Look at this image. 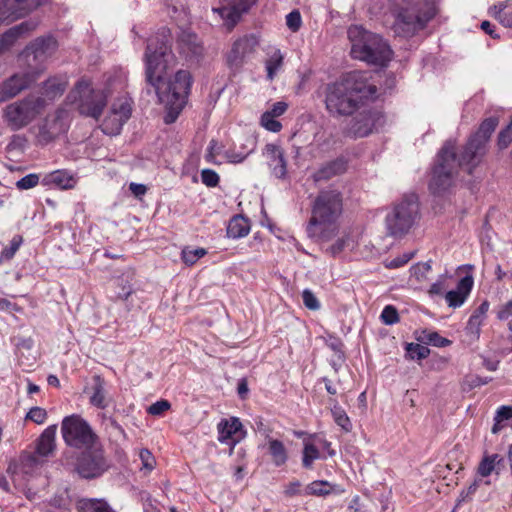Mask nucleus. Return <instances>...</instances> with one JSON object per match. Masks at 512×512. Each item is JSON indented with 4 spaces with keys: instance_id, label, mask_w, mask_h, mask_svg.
Segmentation results:
<instances>
[{
    "instance_id": "obj_64",
    "label": "nucleus",
    "mask_w": 512,
    "mask_h": 512,
    "mask_svg": "<svg viewBox=\"0 0 512 512\" xmlns=\"http://www.w3.org/2000/svg\"><path fill=\"white\" fill-rule=\"evenodd\" d=\"M497 316L500 320H506L512 316V299L499 309Z\"/></svg>"
},
{
    "instance_id": "obj_52",
    "label": "nucleus",
    "mask_w": 512,
    "mask_h": 512,
    "mask_svg": "<svg viewBox=\"0 0 512 512\" xmlns=\"http://www.w3.org/2000/svg\"><path fill=\"white\" fill-rule=\"evenodd\" d=\"M47 418V412L44 408L41 407H32L27 415L26 419L31 420L36 424H43Z\"/></svg>"
},
{
    "instance_id": "obj_13",
    "label": "nucleus",
    "mask_w": 512,
    "mask_h": 512,
    "mask_svg": "<svg viewBox=\"0 0 512 512\" xmlns=\"http://www.w3.org/2000/svg\"><path fill=\"white\" fill-rule=\"evenodd\" d=\"M47 0H1L0 1V25L10 24L21 19Z\"/></svg>"
},
{
    "instance_id": "obj_3",
    "label": "nucleus",
    "mask_w": 512,
    "mask_h": 512,
    "mask_svg": "<svg viewBox=\"0 0 512 512\" xmlns=\"http://www.w3.org/2000/svg\"><path fill=\"white\" fill-rule=\"evenodd\" d=\"M343 212V196L337 189L319 191L311 203V217L307 235L317 242L333 239L339 231V219Z\"/></svg>"
},
{
    "instance_id": "obj_54",
    "label": "nucleus",
    "mask_w": 512,
    "mask_h": 512,
    "mask_svg": "<svg viewBox=\"0 0 512 512\" xmlns=\"http://www.w3.org/2000/svg\"><path fill=\"white\" fill-rule=\"evenodd\" d=\"M202 183L207 187H216L219 183V175L212 169H203L201 171Z\"/></svg>"
},
{
    "instance_id": "obj_4",
    "label": "nucleus",
    "mask_w": 512,
    "mask_h": 512,
    "mask_svg": "<svg viewBox=\"0 0 512 512\" xmlns=\"http://www.w3.org/2000/svg\"><path fill=\"white\" fill-rule=\"evenodd\" d=\"M388 2L389 9L395 17L393 31L404 38L411 37L422 30L436 14L434 4L426 0H388Z\"/></svg>"
},
{
    "instance_id": "obj_38",
    "label": "nucleus",
    "mask_w": 512,
    "mask_h": 512,
    "mask_svg": "<svg viewBox=\"0 0 512 512\" xmlns=\"http://www.w3.org/2000/svg\"><path fill=\"white\" fill-rule=\"evenodd\" d=\"M112 113L116 116H121L122 118L128 120L132 113V101L131 99L127 97H121L116 99L112 106L111 110Z\"/></svg>"
},
{
    "instance_id": "obj_24",
    "label": "nucleus",
    "mask_w": 512,
    "mask_h": 512,
    "mask_svg": "<svg viewBox=\"0 0 512 512\" xmlns=\"http://www.w3.org/2000/svg\"><path fill=\"white\" fill-rule=\"evenodd\" d=\"M472 276L463 277L457 284L455 290H450L445 293V299L449 307L457 308L460 307L470 294L473 287Z\"/></svg>"
},
{
    "instance_id": "obj_43",
    "label": "nucleus",
    "mask_w": 512,
    "mask_h": 512,
    "mask_svg": "<svg viewBox=\"0 0 512 512\" xmlns=\"http://www.w3.org/2000/svg\"><path fill=\"white\" fill-rule=\"evenodd\" d=\"M206 253L207 252L204 248H196V249L184 248L181 253V258L185 264L191 266V265L195 264L204 255H206Z\"/></svg>"
},
{
    "instance_id": "obj_35",
    "label": "nucleus",
    "mask_w": 512,
    "mask_h": 512,
    "mask_svg": "<svg viewBox=\"0 0 512 512\" xmlns=\"http://www.w3.org/2000/svg\"><path fill=\"white\" fill-rule=\"evenodd\" d=\"M334 490V485L324 480H316L304 488V495L323 497L330 495Z\"/></svg>"
},
{
    "instance_id": "obj_36",
    "label": "nucleus",
    "mask_w": 512,
    "mask_h": 512,
    "mask_svg": "<svg viewBox=\"0 0 512 512\" xmlns=\"http://www.w3.org/2000/svg\"><path fill=\"white\" fill-rule=\"evenodd\" d=\"M128 120L122 118L121 116H116L114 113L110 111V113L107 115V117L104 119V122L102 124L103 131L105 134L108 135H117L120 133L123 125Z\"/></svg>"
},
{
    "instance_id": "obj_48",
    "label": "nucleus",
    "mask_w": 512,
    "mask_h": 512,
    "mask_svg": "<svg viewBox=\"0 0 512 512\" xmlns=\"http://www.w3.org/2000/svg\"><path fill=\"white\" fill-rule=\"evenodd\" d=\"M431 270L430 262L417 263L411 267V275L416 278L417 281H422L427 278V274Z\"/></svg>"
},
{
    "instance_id": "obj_17",
    "label": "nucleus",
    "mask_w": 512,
    "mask_h": 512,
    "mask_svg": "<svg viewBox=\"0 0 512 512\" xmlns=\"http://www.w3.org/2000/svg\"><path fill=\"white\" fill-rule=\"evenodd\" d=\"M42 462L31 453H22L18 460L10 461L7 473L15 484H21V480L33 476L41 467Z\"/></svg>"
},
{
    "instance_id": "obj_42",
    "label": "nucleus",
    "mask_w": 512,
    "mask_h": 512,
    "mask_svg": "<svg viewBox=\"0 0 512 512\" xmlns=\"http://www.w3.org/2000/svg\"><path fill=\"white\" fill-rule=\"evenodd\" d=\"M407 355L410 359L422 360L429 356L430 349L417 343H409L406 346Z\"/></svg>"
},
{
    "instance_id": "obj_18",
    "label": "nucleus",
    "mask_w": 512,
    "mask_h": 512,
    "mask_svg": "<svg viewBox=\"0 0 512 512\" xmlns=\"http://www.w3.org/2000/svg\"><path fill=\"white\" fill-rule=\"evenodd\" d=\"M384 123L383 115L376 110H364L353 119L349 133L354 137H365Z\"/></svg>"
},
{
    "instance_id": "obj_45",
    "label": "nucleus",
    "mask_w": 512,
    "mask_h": 512,
    "mask_svg": "<svg viewBox=\"0 0 512 512\" xmlns=\"http://www.w3.org/2000/svg\"><path fill=\"white\" fill-rule=\"evenodd\" d=\"M221 149H222V146L219 145V143L216 140L212 139L209 142V145L207 147L206 154H205V160L211 164H215V165L221 164V162L217 161V159H216V156L220 154Z\"/></svg>"
},
{
    "instance_id": "obj_34",
    "label": "nucleus",
    "mask_w": 512,
    "mask_h": 512,
    "mask_svg": "<svg viewBox=\"0 0 512 512\" xmlns=\"http://www.w3.org/2000/svg\"><path fill=\"white\" fill-rule=\"evenodd\" d=\"M331 413L335 423L344 431L349 432L352 429L351 421L345 410L339 405L335 399H330Z\"/></svg>"
},
{
    "instance_id": "obj_47",
    "label": "nucleus",
    "mask_w": 512,
    "mask_h": 512,
    "mask_svg": "<svg viewBox=\"0 0 512 512\" xmlns=\"http://www.w3.org/2000/svg\"><path fill=\"white\" fill-rule=\"evenodd\" d=\"M261 125L268 131L279 132L282 128L281 123L276 120V117L271 116L269 113L264 112L261 116Z\"/></svg>"
},
{
    "instance_id": "obj_22",
    "label": "nucleus",
    "mask_w": 512,
    "mask_h": 512,
    "mask_svg": "<svg viewBox=\"0 0 512 512\" xmlns=\"http://www.w3.org/2000/svg\"><path fill=\"white\" fill-rule=\"evenodd\" d=\"M38 26L35 20L23 21L0 35V54L10 50L18 39L29 36Z\"/></svg>"
},
{
    "instance_id": "obj_50",
    "label": "nucleus",
    "mask_w": 512,
    "mask_h": 512,
    "mask_svg": "<svg viewBox=\"0 0 512 512\" xmlns=\"http://www.w3.org/2000/svg\"><path fill=\"white\" fill-rule=\"evenodd\" d=\"M484 322V319L481 316H477L476 314H472L468 320L466 331L467 333L473 335L474 337H478L480 334V328Z\"/></svg>"
},
{
    "instance_id": "obj_6",
    "label": "nucleus",
    "mask_w": 512,
    "mask_h": 512,
    "mask_svg": "<svg viewBox=\"0 0 512 512\" xmlns=\"http://www.w3.org/2000/svg\"><path fill=\"white\" fill-rule=\"evenodd\" d=\"M468 172L467 166L461 163V155L457 158L456 143L447 141L437 156V162L432 171V177L429 182V189L433 194H441L447 191L456 181L459 170Z\"/></svg>"
},
{
    "instance_id": "obj_57",
    "label": "nucleus",
    "mask_w": 512,
    "mask_h": 512,
    "mask_svg": "<svg viewBox=\"0 0 512 512\" xmlns=\"http://www.w3.org/2000/svg\"><path fill=\"white\" fill-rule=\"evenodd\" d=\"M142 468L151 471L155 467L156 461L152 453L147 449H142L139 452Z\"/></svg>"
},
{
    "instance_id": "obj_9",
    "label": "nucleus",
    "mask_w": 512,
    "mask_h": 512,
    "mask_svg": "<svg viewBox=\"0 0 512 512\" xmlns=\"http://www.w3.org/2000/svg\"><path fill=\"white\" fill-rule=\"evenodd\" d=\"M498 126L497 117L485 119L479 129L470 136L466 145L461 151V163L467 166L471 173L483 160L487 153V146L492 133Z\"/></svg>"
},
{
    "instance_id": "obj_28",
    "label": "nucleus",
    "mask_w": 512,
    "mask_h": 512,
    "mask_svg": "<svg viewBox=\"0 0 512 512\" xmlns=\"http://www.w3.org/2000/svg\"><path fill=\"white\" fill-rule=\"evenodd\" d=\"M43 183L62 190H67L75 186L76 180L69 172L65 170H56L45 175Z\"/></svg>"
},
{
    "instance_id": "obj_27",
    "label": "nucleus",
    "mask_w": 512,
    "mask_h": 512,
    "mask_svg": "<svg viewBox=\"0 0 512 512\" xmlns=\"http://www.w3.org/2000/svg\"><path fill=\"white\" fill-rule=\"evenodd\" d=\"M68 86L65 76H51L42 83V93L45 100H55L63 95Z\"/></svg>"
},
{
    "instance_id": "obj_53",
    "label": "nucleus",
    "mask_w": 512,
    "mask_h": 512,
    "mask_svg": "<svg viewBox=\"0 0 512 512\" xmlns=\"http://www.w3.org/2000/svg\"><path fill=\"white\" fill-rule=\"evenodd\" d=\"M286 25L292 32H297L301 25V14L298 10H293L286 16Z\"/></svg>"
},
{
    "instance_id": "obj_7",
    "label": "nucleus",
    "mask_w": 512,
    "mask_h": 512,
    "mask_svg": "<svg viewBox=\"0 0 512 512\" xmlns=\"http://www.w3.org/2000/svg\"><path fill=\"white\" fill-rule=\"evenodd\" d=\"M68 99L81 115L98 120L107 104V96L103 90L94 89L88 79H80L68 95Z\"/></svg>"
},
{
    "instance_id": "obj_32",
    "label": "nucleus",
    "mask_w": 512,
    "mask_h": 512,
    "mask_svg": "<svg viewBox=\"0 0 512 512\" xmlns=\"http://www.w3.org/2000/svg\"><path fill=\"white\" fill-rule=\"evenodd\" d=\"M79 512H115L103 499H82L77 503Z\"/></svg>"
},
{
    "instance_id": "obj_39",
    "label": "nucleus",
    "mask_w": 512,
    "mask_h": 512,
    "mask_svg": "<svg viewBox=\"0 0 512 512\" xmlns=\"http://www.w3.org/2000/svg\"><path fill=\"white\" fill-rule=\"evenodd\" d=\"M508 8L507 2H500L491 8V14L497 18L505 27H512V11H505Z\"/></svg>"
},
{
    "instance_id": "obj_20",
    "label": "nucleus",
    "mask_w": 512,
    "mask_h": 512,
    "mask_svg": "<svg viewBox=\"0 0 512 512\" xmlns=\"http://www.w3.org/2000/svg\"><path fill=\"white\" fill-rule=\"evenodd\" d=\"M218 441L234 447L245 437V431L239 418L222 419L217 424Z\"/></svg>"
},
{
    "instance_id": "obj_16",
    "label": "nucleus",
    "mask_w": 512,
    "mask_h": 512,
    "mask_svg": "<svg viewBox=\"0 0 512 512\" xmlns=\"http://www.w3.org/2000/svg\"><path fill=\"white\" fill-rule=\"evenodd\" d=\"M108 465L100 449L88 450L82 453L77 462V472L86 479L99 477L106 471Z\"/></svg>"
},
{
    "instance_id": "obj_62",
    "label": "nucleus",
    "mask_w": 512,
    "mask_h": 512,
    "mask_svg": "<svg viewBox=\"0 0 512 512\" xmlns=\"http://www.w3.org/2000/svg\"><path fill=\"white\" fill-rule=\"evenodd\" d=\"M0 311L4 312H21L22 308L19 307L16 303L11 302L7 298H0Z\"/></svg>"
},
{
    "instance_id": "obj_19",
    "label": "nucleus",
    "mask_w": 512,
    "mask_h": 512,
    "mask_svg": "<svg viewBox=\"0 0 512 512\" xmlns=\"http://www.w3.org/2000/svg\"><path fill=\"white\" fill-rule=\"evenodd\" d=\"M256 3V0H229L213 11L217 13L228 28H233L244 13Z\"/></svg>"
},
{
    "instance_id": "obj_31",
    "label": "nucleus",
    "mask_w": 512,
    "mask_h": 512,
    "mask_svg": "<svg viewBox=\"0 0 512 512\" xmlns=\"http://www.w3.org/2000/svg\"><path fill=\"white\" fill-rule=\"evenodd\" d=\"M250 231L248 221L241 216L233 217L227 226V235L230 238H242L246 236Z\"/></svg>"
},
{
    "instance_id": "obj_63",
    "label": "nucleus",
    "mask_w": 512,
    "mask_h": 512,
    "mask_svg": "<svg viewBox=\"0 0 512 512\" xmlns=\"http://www.w3.org/2000/svg\"><path fill=\"white\" fill-rule=\"evenodd\" d=\"M512 418V407L510 406H501L494 417V420L497 422H503L504 420H508Z\"/></svg>"
},
{
    "instance_id": "obj_30",
    "label": "nucleus",
    "mask_w": 512,
    "mask_h": 512,
    "mask_svg": "<svg viewBox=\"0 0 512 512\" xmlns=\"http://www.w3.org/2000/svg\"><path fill=\"white\" fill-rule=\"evenodd\" d=\"M503 462V457L499 454H487L485 453L478 464L477 473L481 477H488L492 472L496 471L499 474L497 466Z\"/></svg>"
},
{
    "instance_id": "obj_25",
    "label": "nucleus",
    "mask_w": 512,
    "mask_h": 512,
    "mask_svg": "<svg viewBox=\"0 0 512 512\" xmlns=\"http://www.w3.org/2000/svg\"><path fill=\"white\" fill-rule=\"evenodd\" d=\"M346 171L345 160L338 158L327 162L321 166L317 171L312 174V179L315 183L321 181H328L329 179L340 175Z\"/></svg>"
},
{
    "instance_id": "obj_10",
    "label": "nucleus",
    "mask_w": 512,
    "mask_h": 512,
    "mask_svg": "<svg viewBox=\"0 0 512 512\" xmlns=\"http://www.w3.org/2000/svg\"><path fill=\"white\" fill-rule=\"evenodd\" d=\"M419 216V204L414 194L405 196L387 214L385 223L387 233L393 237H402L412 228Z\"/></svg>"
},
{
    "instance_id": "obj_46",
    "label": "nucleus",
    "mask_w": 512,
    "mask_h": 512,
    "mask_svg": "<svg viewBox=\"0 0 512 512\" xmlns=\"http://www.w3.org/2000/svg\"><path fill=\"white\" fill-rule=\"evenodd\" d=\"M21 243H22V238L20 236L13 237V239L10 242V246L5 247L2 250V252L0 254V261L3 259H5V260L12 259L15 255V253L18 251Z\"/></svg>"
},
{
    "instance_id": "obj_33",
    "label": "nucleus",
    "mask_w": 512,
    "mask_h": 512,
    "mask_svg": "<svg viewBox=\"0 0 512 512\" xmlns=\"http://www.w3.org/2000/svg\"><path fill=\"white\" fill-rule=\"evenodd\" d=\"M268 450L275 466L279 467L287 462V450L281 441L276 439H269Z\"/></svg>"
},
{
    "instance_id": "obj_41",
    "label": "nucleus",
    "mask_w": 512,
    "mask_h": 512,
    "mask_svg": "<svg viewBox=\"0 0 512 512\" xmlns=\"http://www.w3.org/2000/svg\"><path fill=\"white\" fill-rule=\"evenodd\" d=\"M320 458V452L317 447L311 443H305L303 449L302 464L305 468L312 467L313 462Z\"/></svg>"
},
{
    "instance_id": "obj_14",
    "label": "nucleus",
    "mask_w": 512,
    "mask_h": 512,
    "mask_svg": "<svg viewBox=\"0 0 512 512\" xmlns=\"http://www.w3.org/2000/svg\"><path fill=\"white\" fill-rule=\"evenodd\" d=\"M68 112L65 109H57L52 116H48L44 123L38 127L36 142L39 145H47L67 128Z\"/></svg>"
},
{
    "instance_id": "obj_61",
    "label": "nucleus",
    "mask_w": 512,
    "mask_h": 512,
    "mask_svg": "<svg viewBox=\"0 0 512 512\" xmlns=\"http://www.w3.org/2000/svg\"><path fill=\"white\" fill-rule=\"evenodd\" d=\"M287 108H288V104L286 102L278 101V102H275L272 105L271 109L266 111V113H269L273 117H279L286 112Z\"/></svg>"
},
{
    "instance_id": "obj_37",
    "label": "nucleus",
    "mask_w": 512,
    "mask_h": 512,
    "mask_svg": "<svg viewBox=\"0 0 512 512\" xmlns=\"http://www.w3.org/2000/svg\"><path fill=\"white\" fill-rule=\"evenodd\" d=\"M283 55L280 50H275L274 53L266 60L265 68L267 72V78L272 81L276 76L277 72L283 65Z\"/></svg>"
},
{
    "instance_id": "obj_5",
    "label": "nucleus",
    "mask_w": 512,
    "mask_h": 512,
    "mask_svg": "<svg viewBox=\"0 0 512 512\" xmlns=\"http://www.w3.org/2000/svg\"><path fill=\"white\" fill-rule=\"evenodd\" d=\"M347 34L354 59L377 66H386L391 60L393 51L380 35L367 31L361 25H351Z\"/></svg>"
},
{
    "instance_id": "obj_8",
    "label": "nucleus",
    "mask_w": 512,
    "mask_h": 512,
    "mask_svg": "<svg viewBox=\"0 0 512 512\" xmlns=\"http://www.w3.org/2000/svg\"><path fill=\"white\" fill-rule=\"evenodd\" d=\"M46 105L44 97L29 94L7 105L3 111V117L11 130L17 131L33 122Z\"/></svg>"
},
{
    "instance_id": "obj_11",
    "label": "nucleus",
    "mask_w": 512,
    "mask_h": 512,
    "mask_svg": "<svg viewBox=\"0 0 512 512\" xmlns=\"http://www.w3.org/2000/svg\"><path fill=\"white\" fill-rule=\"evenodd\" d=\"M58 42L51 36H41L30 42L20 54V60L31 72L39 71V77L45 70L46 61L57 51Z\"/></svg>"
},
{
    "instance_id": "obj_21",
    "label": "nucleus",
    "mask_w": 512,
    "mask_h": 512,
    "mask_svg": "<svg viewBox=\"0 0 512 512\" xmlns=\"http://www.w3.org/2000/svg\"><path fill=\"white\" fill-rule=\"evenodd\" d=\"M253 46V41L247 37L236 40L226 55L228 68L233 72H238L244 65L247 56L253 52Z\"/></svg>"
},
{
    "instance_id": "obj_51",
    "label": "nucleus",
    "mask_w": 512,
    "mask_h": 512,
    "mask_svg": "<svg viewBox=\"0 0 512 512\" xmlns=\"http://www.w3.org/2000/svg\"><path fill=\"white\" fill-rule=\"evenodd\" d=\"M39 183V176L37 174H28L16 182V187L19 190H28L35 187Z\"/></svg>"
},
{
    "instance_id": "obj_23",
    "label": "nucleus",
    "mask_w": 512,
    "mask_h": 512,
    "mask_svg": "<svg viewBox=\"0 0 512 512\" xmlns=\"http://www.w3.org/2000/svg\"><path fill=\"white\" fill-rule=\"evenodd\" d=\"M272 174L278 179H284L287 175V162L283 149L274 143H269L264 148Z\"/></svg>"
},
{
    "instance_id": "obj_12",
    "label": "nucleus",
    "mask_w": 512,
    "mask_h": 512,
    "mask_svg": "<svg viewBox=\"0 0 512 512\" xmlns=\"http://www.w3.org/2000/svg\"><path fill=\"white\" fill-rule=\"evenodd\" d=\"M61 432L65 443L75 448L89 449L97 439L90 425L79 415H70L62 420Z\"/></svg>"
},
{
    "instance_id": "obj_56",
    "label": "nucleus",
    "mask_w": 512,
    "mask_h": 512,
    "mask_svg": "<svg viewBox=\"0 0 512 512\" xmlns=\"http://www.w3.org/2000/svg\"><path fill=\"white\" fill-rule=\"evenodd\" d=\"M447 279H448V277L446 275L439 276L437 281L431 285V287L428 291L429 294L432 296L433 295H438V296L445 295V291L448 287L446 284Z\"/></svg>"
},
{
    "instance_id": "obj_29",
    "label": "nucleus",
    "mask_w": 512,
    "mask_h": 512,
    "mask_svg": "<svg viewBox=\"0 0 512 512\" xmlns=\"http://www.w3.org/2000/svg\"><path fill=\"white\" fill-rule=\"evenodd\" d=\"M56 431L57 425H50L42 432L36 448L39 456L46 457L54 451Z\"/></svg>"
},
{
    "instance_id": "obj_15",
    "label": "nucleus",
    "mask_w": 512,
    "mask_h": 512,
    "mask_svg": "<svg viewBox=\"0 0 512 512\" xmlns=\"http://www.w3.org/2000/svg\"><path fill=\"white\" fill-rule=\"evenodd\" d=\"M39 78V71L16 73L0 84V102L16 97L23 90L29 88Z\"/></svg>"
},
{
    "instance_id": "obj_55",
    "label": "nucleus",
    "mask_w": 512,
    "mask_h": 512,
    "mask_svg": "<svg viewBox=\"0 0 512 512\" xmlns=\"http://www.w3.org/2000/svg\"><path fill=\"white\" fill-rule=\"evenodd\" d=\"M302 299L306 308L313 311L320 309V302L311 290L305 289L302 292Z\"/></svg>"
},
{
    "instance_id": "obj_49",
    "label": "nucleus",
    "mask_w": 512,
    "mask_h": 512,
    "mask_svg": "<svg viewBox=\"0 0 512 512\" xmlns=\"http://www.w3.org/2000/svg\"><path fill=\"white\" fill-rule=\"evenodd\" d=\"M414 257V252H406L392 260L385 261V267L395 269L404 266Z\"/></svg>"
},
{
    "instance_id": "obj_2",
    "label": "nucleus",
    "mask_w": 512,
    "mask_h": 512,
    "mask_svg": "<svg viewBox=\"0 0 512 512\" xmlns=\"http://www.w3.org/2000/svg\"><path fill=\"white\" fill-rule=\"evenodd\" d=\"M377 93L375 85L368 82L365 73L354 71L326 87V109L333 115H350L364 100Z\"/></svg>"
},
{
    "instance_id": "obj_40",
    "label": "nucleus",
    "mask_w": 512,
    "mask_h": 512,
    "mask_svg": "<svg viewBox=\"0 0 512 512\" xmlns=\"http://www.w3.org/2000/svg\"><path fill=\"white\" fill-rule=\"evenodd\" d=\"M418 340L435 347H446L451 343L450 340L440 336L437 332L427 330L422 331Z\"/></svg>"
},
{
    "instance_id": "obj_26",
    "label": "nucleus",
    "mask_w": 512,
    "mask_h": 512,
    "mask_svg": "<svg viewBox=\"0 0 512 512\" xmlns=\"http://www.w3.org/2000/svg\"><path fill=\"white\" fill-rule=\"evenodd\" d=\"M89 400L91 405L99 409L107 408L111 402L106 390L105 380L100 375L93 376V385Z\"/></svg>"
},
{
    "instance_id": "obj_44",
    "label": "nucleus",
    "mask_w": 512,
    "mask_h": 512,
    "mask_svg": "<svg viewBox=\"0 0 512 512\" xmlns=\"http://www.w3.org/2000/svg\"><path fill=\"white\" fill-rule=\"evenodd\" d=\"M380 319L385 325H393L399 322L397 309L392 305H387L381 312Z\"/></svg>"
},
{
    "instance_id": "obj_58",
    "label": "nucleus",
    "mask_w": 512,
    "mask_h": 512,
    "mask_svg": "<svg viewBox=\"0 0 512 512\" xmlns=\"http://www.w3.org/2000/svg\"><path fill=\"white\" fill-rule=\"evenodd\" d=\"M512 142V121L506 129L502 130L498 136V146L500 149L507 148Z\"/></svg>"
},
{
    "instance_id": "obj_60",
    "label": "nucleus",
    "mask_w": 512,
    "mask_h": 512,
    "mask_svg": "<svg viewBox=\"0 0 512 512\" xmlns=\"http://www.w3.org/2000/svg\"><path fill=\"white\" fill-rule=\"evenodd\" d=\"M284 494L288 497L304 495V489H302L300 481L295 480L285 486Z\"/></svg>"
},
{
    "instance_id": "obj_59",
    "label": "nucleus",
    "mask_w": 512,
    "mask_h": 512,
    "mask_svg": "<svg viewBox=\"0 0 512 512\" xmlns=\"http://www.w3.org/2000/svg\"><path fill=\"white\" fill-rule=\"evenodd\" d=\"M171 404L167 400H159L152 405H150L147 409V412L151 415L158 416L163 412L169 410Z\"/></svg>"
},
{
    "instance_id": "obj_1",
    "label": "nucleus",
    "mask_w": 512,
    "mask_h": 512,
    "mask_svg": "<svg viewBox=\"0 0 512 512\" xmlns=\"http://www.w3.org/2000/svg\"><path fill=\"white\" fill-rule=\"evenodd\" d=\"M169 42V30L162 29L148 40L144 57L145 81L154 89L158 101L166 109V124L174 123L179 117L192 85V76L187 70H178L173 77L165 79L169 65L174 62Z\"/></svg>"
}]
</instances>
